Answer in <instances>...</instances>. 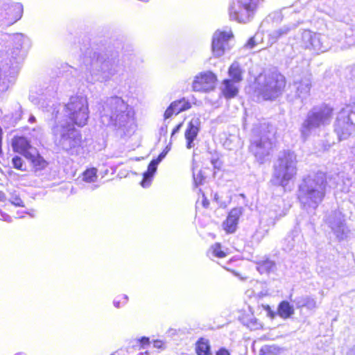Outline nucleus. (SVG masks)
I'll use <instances>...</instances> for the list:
<instances>
[{"label":"nucleus","mask_w":355,"mask_h":355,"mask_svg":"<svg viewBox=\"0 0 355 355\" xmlns=\"http://www.w3.org/2000/svg\"><path fill=\"white\" fill-rule=\"evenodd\" d=\"M93 110L106 126L124 130L135 124V112L121 97L114 96L106 98L94 106Z\"/></svg>","instance_id":"f257e3e1"},{"label":"nucleus","mask_w":355,"mask_h":355,"mask_svg":"<svg viewBox=\"0 0 355 355\" xmlns=\"http://www.w3.org/2000/svg\"><path fill=\"white\" fill-rule=\"evenodd\" d=\"M327 178L322 172L309 175L298 186L297 198L305 209H316L326 193Z\"/></svg>","instance_id":"f03ea898"},{"label":"nucleus","mask_w":355,"mask_h":355,"mask_svg":"<svg viewBox=\"0 0 355 355\" xmlns=\"http://www.w3.org/2000/svg\"><path fill=\"white\" fill-rule=\"evenodd\" d=\"M94 58L95 60L91 63L90 75L94 80L107 81L114 75L124 71V67L120 63L116 52H94Z\"/></svg>","instance_id":"7ed1b4c3"},{"label":"nucleus","mask_w":355,"mask_h":355,"mask_svg":"<svg viewBox=\"0 0 355 355\" xmlns=\"http://www.w3.org/2000/svg\"><path fill=\"white\" fill-rule=\"evenodd\" d=\"M255 92L263 100H273L282 92L285 78L277 70L272 69L260 74L256 79Z\"/></svg>","instance_id":"20e7f679"},{"label":"nucleus","mask_w":355,"mask_h":355,"mask_svg":"<svg viewBox=\"0 0 355 355\" xmlns=\"http://www.w3.org/2000/svg\"><path fill=\"white\" fill-rule=\"evenodd\" d=\"M297 157L294 152L284 150L279 153L274 164L272 182L274 184L286 187L297 174Z\"/></svg>","instance_id":"39448f33"},{"label":"nucleus","mask_w":355,"mask_h":355,"mask_svg":"<svg viewBox=\"0 0 355 355\" xmlns=\"http://www.w3.org/2000/svg\"><path fill=\"white\" fill-rule=\"evenodd\" d=\"M332 112V108L327 105L315 106L311 109L301 124V137L305 141L313 131L329 125L331 120Z\"/></svg>","instance_id":"423d86ee"},{"label":"nucleus","mask_w":355,"mask_h":355,"mask_svg":"<svg viewBox=\"0 0 355 355\" xmlns=\"http://www.w3.org/2000/svg\"><path fill=\"white\" fill-rule=\"evenodd\" d=\"M272 148V142L262 127L254 128L252 130L249 150L257 161L263 164L270 155Z\"/></svg>","instance_id":"0eeeda50"},{"label":"nucleus","mask_w":355,"mask_h":355,"mask_svg":"<svg viewBox=\"0 0 355 355\" xmlns=\"http://www.w3.org/2000/svg\"><path fill=\"white\" fill-rule=\"evenodd\" d=\"M261 0H236L229 8L231 20L239 23L250 21L257 10Z\"/></svg>","instance_id":"6e6552de"},{"label":"nucleus","mask_w":355,"mask_h":355,"mask_svg":"<svg viewBox=\"0 0 355 355\" xmlns=\"http://www.w3.org/2000/svg\"><path fill=\"white\" fill-rule=\"evenodd\" d=\"M355 127V105H347L343 108L338 114L334 123V132L338 140L348 138Z\"/></svg>","instance_id":"1a4fd4ad"},{"label":"nucleus","mask_w":355,"mask_h":355,"mask_svg":"<svg viewBox=\"0 0 355 355\" xmlns=\"http://www.w3.org/2000/svg\"><path fill=\"white\" fill-rule=\"evenodd\" d=\"M326 39L325 35L313 33L309 30H304L301 33L302 46L317 53L328 50V45L324 44Z\"/></svg>","instance_id":"9d476101"},{"label":"nucleus","mask_w":355,"mask_h":355,"mask_svg":"<svg viewBox=\"0 0 355 355\" xmlns=\"http://www.w3.org/2000/svg\"><path fill=\"white\" fill-rule=\"evenodd\" d=\"M288 209L285 208L282 199L278 198L276 204H271L263 214L261 221L266 223L268 228L265 230L268 232L270 227H274L277 220L286 216Z\"/></svg>","instance_id":"9b49d317"},{"label":"nucleus","mask_w":355,"mask_h":355,"mask_svg":"<svg viewBox=\"0 0 355 355\" xmlns=\"http://www.w3.org/2000/svg\"><path fill=\"white\" fill-rule=\"evenodd\" d=\"M311 81L309 78H303L300 80H295L290 87V93L288 94L289 101L295 103L299 101L302 104L310 95Z\"/></svg>","instance_id":"f8f14e48"},{"label":"nucleus","mask_w":355,"mask_h":355,"mask_svg":"<svg viewBox=\"0 0 355 355\" xmlns=\"http://www.w3.org/2000/svg\"><path fill=\"white\" fill-rule=\"evenodd\" d=\"M325 222L338 241H343L347 237L349 230L340 212L332 211L327 217Z\"/></svg>","instance_id":"ddd939ff"},{"label":"nucleus","mask_w":355,"mask_h":355,"mask_svg":"<svg viewBox=\"0 0 355 355\" xmlns=\"http://www.w3.org/2000/svg\"><path fill=\"white\" fill-rule=\"evenodd\" d=\"M216 76L211 71H206L196 76L192 85L195 92H207L214 89Z\"/></svg>","instance_id":"4468645a"},{"label":"nucleus","mask_w":355,"mask_h":355,"mask_svg":"<svg viewBox=\"0 0 355 355\" xmlns=\"http://www.w3.org/2000/svg\"><path fill=\"white\" fill-rule=\"evenodd\" d=\"M232 36L231 33L216 31L212 38V51L215 56L220 57L229 48L228 41Z\"/></svg>","instance_id":"2eb2a0df"},{"label":"nucleus","mask_w":355,"mask_h":355,"mask_svg":"<svg viewBox=\"0 0 355 355\" xmlns=\"http://www.w3.org/2000/svg\"><path fill=\"white\" fill-rule=\"evenodd\" d=\"M200 119L199 117H193L189 123L184 132L187 140V148L190 149L195 146L194 140L197 137L200 129Z\"/></svg>","instance_id":"dca6fc26"},{"label":"nucleus","mask_w":355,"mask_h":355,"mask_svg":"<svg viewBox=\"0 0 355 355\" xmlns=\"http://www.w3.org/2000/svg\"><path fill=\"white\" fill-rule=\"evenodd\" d=\"M12 147L14 152L27 157L32 149H34L31 141L24 136L15 135L12 139Z\"/></svg>","instance_id":"f3484780"},{"label":"nucleus","mask_w":355,"mask_h":355,"mask_svg":"<svg viewBox=\"0 0 355 355\" xmlns=\"http://www.w3.org/2000/svg\"><path fill=\"white\" fill-rule=\"evenodd\" d=\"M191 108V103L182 98L180 100L172 102L169 107L166 109L164 112V119L170 118L173 114H178L181 112L185 111Z\"/></svg>","instance_id":"a211bd4d"},{"label":"nucleus","mask_w":355,"mask_h":355,"mask_svg":"<svg viewBox=\"0 0 355 355\" xmlns=\"http://www.w3.org/2000/svg\"><path fill=\"white\" fill-rule=\"evenodd\" d=\"M241 214V208H234L230 211L226 220L223 224L224 230L227 232L234 233L236 231L238 220Z\"/></svg>","instance_id":"6ab92c4d"},{"label":"nucleus","mask_w":355,"mask_h":355,"mask_svg":"<svg viewBox=\"0 0 355 355\" xmlns=\"http://www.w3.org/2000/svg\"><path fill=\"white\" fill-rule=\"evenodd\" d=\"M296 28V25L294 24L284 25L278 29L272 31L268 35V42L271 44H275L277 41L287 35L291 31Z\"/></svg>","instance_id":"aec40b11"},{"label":"nucleus","mask_w":355,"mask_h":355,"mask_svg":"<svg viewBox=\"0 0 355 355\" xmlns=\"http://www.w3.org/2000/svg\"><path fill=\"white\" fill-rule=\"evenodd\" d=\"M332 185L341 192L347 193L351 187V180L345 177L344 173H338L332 178ZM331 178L330 179V181Z\"/></svg>","instance_id":"412c9836"},{"label":"nucleus","mask_w":355,"mask_h":355,"mask_svg":"<svg viewBox=\"0 0 355 355\" xmlns=\"http://www.w3.org/2000/svg\"><path fill=\"white\" fill-rule=\"evenodd\" d=\"M26 158L30 162L35 171L44 170L49 164L38 152L36 154L30 153Z\"/></svg>","instance_id":"4be33fe9"},{"label":"nucleus","mask_w":355,"mask_h":355,"mask_svg":"<svg viewBox=\"0 0 355 355\" xmlns=\"http://www.w3.org/2000/svg\"><path fill=\"white\" fill-rule=\"evenodd\" d=\"M291 300L295 303L297 308L306 307L308 309H314L317 307L316 301L309 295H300Z\"/></svg>","instance_id":"5701e85b"},{"label":"nucleus","mask_w":355,"mask_h":355,"mask_svg":"<svg viewBox=\"0 0 355 355\" xmlns=\"http://www.w3.org/2000/svg\"><path fill=\"white\" fill-rule=\"evenodd\" d=\"M22 14L23 6L20 3L11 5L6 10L7 19L12 24L20 19Z\"/></svg>","instance_id":"b1692460"},{"label":"nucleus","mask_w":355,"mask_h":355,"mask_svg":"<svg viewBox=\"0 0 355 355\" xmlns=\"http://www.w3.org/2000/svg\"><path fill=\"white\" fill-rule=\"evenodd\" d=\"M232 80L226 79L223 81L222 92L227 98H231L236 96L239 89Z\"/></svg>","instance_id":"393cba45"},{"label":"nucleus","mask_w":355,"mask_h":355,"mask_svg":"<svg viewBox=\"0 0 355 355\" xmlns=\"http://www.w3.org/2000/svg\"><path fill=\"white\" fill-rule=\"evenodd\" d=\"M257 268L260 273H269L275 271L276 264L275 261L266 258L257 262Z\"/></svg>","instance_id":"a878e982"},{"label":"nucleus","mask_w":355,"mask_h":355,"mask_svg":"<svg viewBox=\"0 0 355 355\" xmlns=\"http://www.w3.org/2000/svg\"><path fill=\"white\" fill-rule=\"evenodd\" d=\"M158 164L159 162L155 159H153L150 162L148 171L144 173L143 180L141 182L143 187H147L149 186V182L148 181H150V178L153 176L157 170Z\"/></svg>","instance_id":"bb28decb"},{"label":"nucleus","mask_w":355,"mask_h":355,"mask_svg":"<svg viewBox=\"0 0 355 355\" xmlns=\"http://www.w3.org/2000/svg\"><path fill=\"white\" fill-rule=\"evenodd\" d=\"M277 313L281 318L286 319L294 313V309L288 302L283 301L278 306Z\"/></svg>","instance_id":"cd10ccee"},{"label":"nucleus","mask_w":355,"mask_h":355,"mask_svg":"<svg viewBox=\"0 0 355 355\" xmlns=\"http://www.w3.org/2000/svg\"><path fill=\"white\" fill-rule=\"evenodd\" d=\"M196 350L198 355H209L210 345L208 340L202 338L199 339L196 343Z\"/></svg>","instance_id":"c85d7f7f"},{"label":"nucleus","mask_w":355,"mask_h":355,"mask_svg":"<svg viewBox=\"0 0 355 355\" xmlns=\"http://www.w3.org/2000/svg\"><path fill=\"white\" fill-rule=\"evenodd\" d=\"M229 75L235 83H239L242 80L241 72L239 64L233 63L229 69Z\"/></svg>","instance_id":"c756f323"},{"label":"nucleus","mask_w":355,"mask_h":355,"mask_svg":"<svg viewBox=\"0 0 355 355\" xmlns=\"http://www.w3.org/2000/svg\"><path fill=\"white\" fill-rule=\"evenodd\" d=\"M213 257L218 258H224L226 257L227 253L222 250L221 245L219 243H216L213 245L209 252Z\"/></svg>","instance_id":"7c9ffc66"},{"label":"nucleus","mask_w":355,"mask_h":355,"mask_svg":"<svg viewBox=\"0 0 355 355\" xmlns=\"http://www.w3.org/2000/svg\"><path fill=\"white\" fill-rule=\"evenodd\" d=\"M280 348L275 345L265 346L261 352L263 355H278L280 353Z\"/></svg>","instance_id":"2f4dec72"},{"label":"nucleus","mask_w":355,"mask_h":355,"mask_svg":"<svg viewBox=\"0 0 355 355\" xmlns=\"http://www.w3.org/2000/svg\"><path fill=\"white\" fill-rule=\"evenodd\" d=\"M12 162L14 168L16 169L26 171L25 164L23 159L20 157L15 156L12 159Z\"/></svg>","instance_id":"473e14b6"},{"label":"nucleus","mask_w":355,"mask_h":355,"mask_svg":"<svg viewBox=\"0 0 355 355\" xmlns=\"http://www.w3.org/2000/svg\"><path fill=\"white\" fill-rule=\"evenodd\" d=\"M247 326L251 329H258L261 327V324L255 318H252L247 323Z\"/></svg>","instance_id":"72a5a7b5"},{"label":"nucleus","mask_w":355,"mask_h":355,"mask_svg":"<svg viewBox=\"0 0 355 355\" xmlns=\"http://www.w3.org/2000/svg\"><path fill=\"white\" fill-rule=\"evenodd\" d=\"M10 202L16 207H24L23 200L18 196H12L10 200Z\"/></svg>","instance_id":"f704fd0d"},{"label":"nucleus","mask_w":355,"mask_h":355,"mask_svg":"<svg viewBox=\"0 0 355 355\" xmlns=\"http://www.w3.org/2000/svg\"><path fill=\"white\" fill-rule=\"evenodd\" d=\"M263 309L267 312V315L273 319L277 315V313L272 311L269 305H263Z\"/></svg>","instance_id":"c9c22d12"},{"label":"nucleus","mask_w":355,"mask_h":355,"mask_svg":"<svg viewBox=\"0 0 355 355\" xmlns=\"http://www.w3.org/2000/svg\"><path fill=\"white\" fill-rule=\"evenodd\" d=\"M257 45V42L255 40V37H252L250 38L248 42L245 44L244 47L248 49H252Z\"/></svg>","instance_id":"e433bc0d"},{"label":"nucleus","mask_w":355,"mask_h":355,"mask_svg":"<svg viewBox=\"0 0 355 355\" xmlns=\"http://www.w3.org/2000/svg\"><path fill=\"white\" fill-rule=\"evenodd\" d=\"M285 241H288V245L286 248V250H291L295 245V242H294V240H293V238L292 236H288Z\"/></svg>","instance_id":"4c0bfd02"},{"label":"nucleus","mask_w":355,"mask_h":355,"mask_svg":"<svg viewBox=\"0 0 355 355\" xmlns=\"http://www.w3.org/2000/svg\"><path fill=\"white\" fill-rule=\"evenodd\" d=\"M193 180L196 186L201 184L203 180V177L201 175V172L200 171L197 175L193 174Z\"/></svg>","instance_id":"58836bf2"},{"label":"nucleus","mask_w":355,"mask_h":355,"mask_svg":"<svg viewBox=\"0 0 355 355\" xmlns=\"http://www.w3.org/2000/svg\"><path fill=\"white\" fill-rule=\"evenodd\" d=\"M96 172L97 169L96 168H90V183L95 182L96 179Z\"/></svg>","instance_id":"ea45409f"},{"label":"nucleus","mask_w":355,"mask_h":355,"mask_svg":"<svg viewBox=\"0 0 355 355\" xmlns=\"http://www.w3.org/2000/svg\"><path fill=\"white\" fill-rule=\"evenodd\" d=\"M168 150L169 148L167 146L166 149L159 155L158 157L155 160H157L158 162H160L165 157Z\"/></svg>","instance_id":"a19ab883"},{"label":"nucleus","mask_w":355,"mask_h":355,"mask_svg":"<svg viewBox=\"0 0 355 355\" xmlns=\"http://www.w3.org/2000/svg\"><path fill=\"white\" fill-rule=\"evenodd\" d=\"M182 124H183L182 123H179V124H178V125H176V126H175V128L173 130L172 133H171V139L175 136V135L176 133H178V132L180 130V129H181V128H182Z\"/></svg>","instance_id":"79ce46f5"},{"label":"nucleus","mask_w":355,"mask_h":355,"mask_svg":"<svg viewBox=\"0 0 355 355\" xmlns=\"http://www.w3.org/2000/svg\"><path fill=\"white\" fill-rule=\"evenodd\" d=\"M216 355H230V354L227 349H225V348H221L216 352Z\"/></svg>","instance_id":"37998d69"},{"label":"nucleus","mask_w":355,"mask_h":355,"mask_svg":"<svg viewBox=\"0 0 355 355\" xmlns=\"http://www.w3.org/2000/svg\"><path fill=\"white\" fill-rule=\"evenodd\" d=\"M141 343L143 345H148L149 344V338H146V337H144L141 340Z\"/></svg>","instance_id":"c03bdc74"},{"label":"nucleus","mask_w":355,"mask_h":355,"mask_svg":"<svg viewBox=\"0 0 355 355\" xmlns=\"http://www.w3.org/2000/svg\"><path fill=\"white\" fill-rule=\"evenodd\" d=\"M347 355H355V345L348 351Z\"/></svg>","instance_id":"a18cd8bd"},{"label":"nucleus","mask_w":355,"mask_h":355,"mask_svg":"<svg viewBox=\"0 0 355 355\" xmlns=\"http://www.w3.org/2000/svg\"><path fill=\"white\" fill-rule=\"evenodd\" d=\"M162 346V343L159 340L154 342V347L156 348H159Z\"/></svg>","instance_id":"49530a36"},{"label":"nucleus","mask_w":355,"mask_h":355,"mask_svg":"<svg viewBox=\"0 0 355 355\" xmlns=\"http://www.w3.org/2000/svg\"><path fill=\"white\" fill-rule=\"evenodd\" d=\"M211 162L213 164L214 168H217L218 167L217 166L218 159H211Z\"/></svg>","instance_id":"de8ad7c7"},{"label":"nucleus","mask_w":355,"mask_h":355,"mask_svg":"<svg viewBox=\"0 0 355 355\" xmlns=\"http://www.w3.org/2000/svg\"><path fill=\"white\" fill-rule=\"evenodd\" d=\"M113 304H114V306L116 308H119L120 307V302L119 300H114V302H113Z\"/></svg>","instance_id":"09e8293b"},{"label":"nucleus","mask_w":355,"mask_h":355,"mask_svg":"<svg viewBox=\"0 0 355 355\" xmlns=\"http://www.w3.org/2000/svg\"><path fill=\"white\" fill-rule=\"evenodd\" d=\"M202 205H203V207H207L208 205H209V201L207 200V199H205L203 201H202Z\"/></svg>","instance_id":"8fccbe9b"},{"label":"nucleus","mask_w":355,"mask_h":355,"mask_svg":"<svg viewBox=\"0 0 355 355\" xmlns=\"http://www.w3.org/2000/svg\"><path fill=\"white\" fill-rule=\"evenodd\" d=\"M5 198L4 193L0 191V201H2Z\"/></svg>","instance_id":"3c124183"},{"label":"nucleus","mask_w":355,"mask_h":355,"mask_svg":"<svg viewBox=\"0 0 355 355\" xmlns=\"http://www.w3.org/2000/svg\"><path fill=\"white\" fill-rule=\"evenodd\" d=\"M123 297L125 300V302H124V304H125L127 302L128 300V296L126 295H124L123 296Z\"/></svg>","instance_id":"603ef678"},{"label":"nucleus","mask_w":355,"mask_h":355,"mask_svg":"<svg viewBox=\"0 0 355 355\" xmlns=\"http://www.w3.org/2000/svg\"><path fill=\"white\" fill-rule=\"evenodd\" d=\"M15 355H26V354L24 353L20 352V353L16 354Z\"/></svg>","instance_id":"864d4df0"},{"label":"nucleus","mask_w":355,"mask_h":355,"mask_svg":"<svg viewBox=\"0 0 355 355\" xmlns=\"http://www.w3.org/2000/svg\"><path fill=\"white\" fill-rule=\"evenodd\" d=\"M218 198V196H217V194L215 195V199H217Z\"/></svg>","instance_id":"5fc2aeb1"}]
</instances>
